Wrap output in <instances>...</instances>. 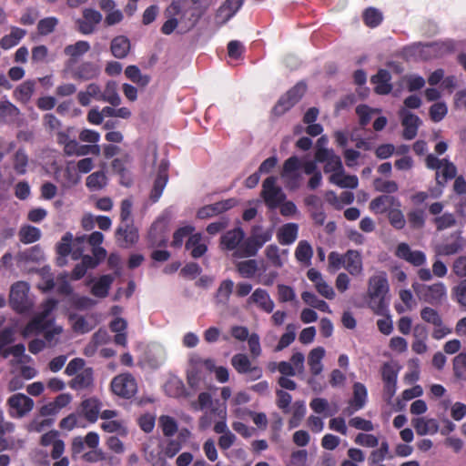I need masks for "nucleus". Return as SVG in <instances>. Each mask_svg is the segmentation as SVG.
I'll return each instance as SVG.
<instances>
[{
  "instance_id": "nucleus-30",
  "label": "nucleus",
  "mask_w": 466,
  "mask_h": 466,
  "mask_svg": "<svg viewBox=\"0 0 466 466\" xmlns=\"http://www.w3.org/2000/svg\"><path fill=\"white\" fill-rule=\"evenodd\" d=\"M100 67L93 62L86 61L81 63L74 71L73 76L76 79L87 81L96 78L100 75Z\"/></svg>"
},
{
  "instance_id": "nucleus-35",
  "label": "nucleus",
  "mask_w": 466,
  "mask_h": 466,
  "mask_svg": "<svg viewBox=\"0 0 466 466\" xmlns=\"http://www.w3.org/2000/svg\"><path fill=\"white\" fill-rule=\"evenodd\" d=\"M131 48L129 39L125 35L114 37L110 44V51L116 58L123 59L127 56Z\"/></svg>"
},
{
  "instance_id": "nucleus-49",
  "label": "nucleus",
  "mask_w": 466,
  "mask_h": 466,
  "mask_svg": "<svg viewBox=\"0 0 466 466\" xmlns=\"http://www.w3.org/2000/svg\"><path fill=\"white\" fill-rule=\"evenodd\" d=\"M114 279L110 275L102 276L92 287L91 292L97 298H105L108 294Z\"/></svg>"
},
{
  "instance_id": "nucleus-12",
  "label": "nucleus",
  "mask_w": 466,
  "mask_h": 466,
  "mask_svg": "<svg viewBox=\"0 0 466 466\" xmlns=\"http://www.w3.org/2000/svg\"><path fill=\"white\" fill-rule=\"evenodd\" d=\"M111 390L119 397L130 399L137 393V385L130 373H122L112 380Z\"/></svg>"
},
{
  "instance_id": "nucleus-53",
  "label": "nucleus",
  "mask_w": 466,
  "mask_h": 466,
  "mask_svg": "<svg viewBox=\"0 0 466 466\" xmlns=\"http://www.w3.org/2000/svg\"><path fill=\"white\" fill-rule=\"evenodd\" d=\"M126 76L132 82L146 86L150 82V77L147 75H142L140 69L137 66H128L125 70Z\"/></svg>"
},
{
  "instance_id": "nucleus-56",
  "label": "nucleus",
  "mask_w": 466,
  "mask_h": 466,
  "mask_svg": "<svg viewBox=\"0 0 466 466\" xmlns=\"http://www.w3.org/2000/svg\"><path fill=\"white\" fill-rule=\"evenodd\" d=\"M387 458H392V456L390 455V446L387 441H382L378 450H374L370 452L369 463L370 465H376Z\"/></svg>"
},
{
  "instance_id": "nucleus-46",
  "label": "nucleus",
  "mask_w": 466,
  "mask_h": 466,
  "mask_svg": "<svg viewBox=\"0 0 466 466\" xmlns=\"http://www.w3.org/2000/svg\"><path fill=\"white\" fill-rule=\"evenodd\" d=\"M81 177L73 162H68L63 170L61 185L64 187H70L79 183Z\"/></svg>"
},
{
  "instance_id": "nucleus-3",
  "label": "nucleus",
  "mask_w": 466,
  "mask_h": 466,
  "mask_svg": "<svg viewBox=\"0 0 466 466\" xmlns=\"http://www.w3.org/2000/svg\"><path fill=\"white\" fill-rule=\"evenodd\" d=\"M389 291L387 274L379 271L369 279L368 295L370 297V307L378 314L382 313L386 305L384 298Z\"/></svg>"
},
{
  "instance_id": "nucleus-4",
  "label": "nucleus",
  "mask_w": 466,
  "mask_h": 466,
  "mask_svg": "<svg viewBox=\"0 0 466 466\" xmlns=\"http://www.w3.org/2000/svg\"><path fill=\"white\" fill-rule=\"evenodd\" d=\"M411 288L419 300L431 306H440L447 299V287L443 282L424 284L414 281Z\"/></svg>"
},
{
  "instance_id": "nucleus-40",
  "label": "nucleus",
  "mask_w": 466,
  "mask_h": 466,
  "mask_svg": "<svg viewBox=\"0 0 466 466\" xmlns=\"http://www.w3.org/2000/svg\"><path fill=\"white\" fill-rule=\"evenodd\" d=\"M167 166L164 164H161L158 171V175L157 178L155 179L153 188L150 193V198L153 202H157L162 193L163 190L167 185Z\"/></svg>"
},
{
  "instance_id": "nucleus-44",
  "label": "nucleus",
  "mask_w": 466,
  "mask_h": 466,
  "mask_svg": "<svg viewBox=\"0 0 466 466\" xmlns=\"http://www.w3.org/2000/svg\"><path fill=\"white\" fill-rule=\"evenodd\" d=\"M101 101L107 102L113 106L120 105L121 98L117 93V85L115 81H108L105 90L101 93Z\"/></svg>"
},
{
  "instance_id": "nucleus-59",
  "label": "nucleus",
  "mask_w": 466,
  "mask_h": 466,
  "mask_svg": "<svg viewBox=\"0 0 466 466\" xmlns=\"http://www.w3.org/2000/svg\"><path fill=\"white\" fill-rule=\"evenodd\" d=\"M211 412L218 416L220 420L217 421L214 425V431L218 434H225L229 432V429L227 424V410L226 408L218 409L212 408Z\"/></svg>"
},
{
  "instance_id": "nucleus-47",
  "label": "nucleus",
  "mask_w": 466,
  "mask_h": 466,
  "mask_svg": "<svg viewBox=\"0 0 466 466\" xmlns=\"http://www.w3.org/2000/svg\"><path fill=\"white\" fill-rule=\"evenodd\" d=\"M25 33L26 32L24 29L13 27L9 35L2 37L0 40V46L5 50L12 48L19 43V41L25 36Z\"/></svg>"
},
{
  "instance_id": "nucleus-24",
  "label": "nucleus",
  "mask_w": 466,
  "mask_h": 466,
  "mask_svg": "<svg viewBox=\"0 0 466 466\" xmlns=\"http://www.w3.org/2000/svg\"><path fill=\"white\" fill-rule=\"evenodd\" d=\"M235 205L236 200L233 198L218 201L201 208L198 209L197 216L200 219H207L232 208Z\"/></svg>"
},
{
  "instance_id": "nucleus-18",
  "label": "nucleus",
  "mask_w": 466,
  "mask_h": 466,
  "mask_svg": "<svg viewBox=\"0 0 466 466\" xmlns=\"http://www.w3.org/2000/svg\"><path fill=\"white\" fill-rule=\"evenodd\" d=\"M185 15L184 6L181 0H173L172 3L165 10V15L167 20L163 24L161 32L164 35H170L174 32L178 25V20L176 15Z\"/></svg>"
},
{
  "instance_id": "nucleus-2",
  "label": "nucleus",
  "mask_w": 466,
  "mask_h": 466,
  "mask_svg": "<svg viewBox=\"0 0 466 466\" xmlns=\"http://www.w3.org/2000/svg\"><path fill=\"white\" fill-rule=\"evenodd\" d=\"M74 127H67L56 133V141L63 146V151L66 156L83 157L88 154L99 156L101 148L99 145H81L76 138L72 137Z\"/></svg>"
},
{
  "instance_id": "nucleus-48",
  "label": "nucleus",
  "mask_w": 466,
  "mask_h": 466,
  "mask_svg": "<svg viewBox=\"0 0 466 466\" xmlns=\"http://www.w3.org/2000/svg\"><path fill=\"white\" fill-rule=\"evenodd\" d=\"M367 400L366 387L360 383L356 382L353 385V398L350 400V405L354 407L355 410L362 409Z\"/></svg>"
},
{
  "instance_id": "nucleus-62",
  "label": "nucleus",
  "mask_w": 466,
  "mask_h": 466,
  "mask_svg": "<svg viewBox=\"0 0 466 466\" xmlns=\"http://www.w3.org/2000/svg\"><path fill=\"white\" fill-rule=\"evenodd\" d=\"M451 298L466 309V278L451 289Z\"/></svg>"
},
{
  "instance_id": "nucleus-17",
  "label": "nucleus",
  "mask_w": 466,
  "mask_h": 466,
  "mask_svg": "<svg viewBox=\"0 0 466 466\" xmlns=\"http://www.w3.org/2000/svg\"><path fill=\"white\" fill-rule=\"evenodd\" d=\"M138 230L134 221L120 223L116 230V239L121 248H130L138 241Z\"/></svg>"
},
{
  "instance_id": "nucleus-36",
  "label": "nucleus",
  "mask_w": 466,
  "mask_h": 466,
  "mask_svg": "<svg viewBox=\"0 0 466 466\" xmlns=\"http://www.w3.org/2000/svg\"><path fill=\"white\" fill-rule=\"evenodd\" d=\"M391 76L389 71L380 69L375 76L371 77V82L375 85V91L380 95L389 94L392 86L390 84Z\"/></svg>"
},
{
  "instance_id": "nucleus-16",
  "label": "nucleus",
  "mask_w": 466,
  "mask_h": 466,
  "mask_svg": "<svg viewBox=\"0 0 466 466\" xmlns=\"http://www.w3.org/2000/svg\"><path fill=\"white\" fill-rule=\"evenodd\" d=\"M465 247L466 239L461 236V231H454L438 247L437 252L439 255L451 256L463 251Z\"/></svg>"
},
{
  "instance_id": "nucleus-25",
  "label": "nucleus",
  "mask_w": 466,
  "mask_h": 466,
  "mask_svg": "<svg viewBox=\"0 0 466 466\" xmlns=\"http://www.w3.org/2000/svg\"><path fill=\"white\" fill-rule=\"evenodd\" d=\"M102 409V403L96 398H88L84 400L79 407L78 413L90 423L97 420Z\"/></svg>"
},
{
  "instance_id": "nucleus-29",
  "label": "nucleus",
  "mask_w": 466,
  "mask_h": 466,
  "mask_svg": "<svg viewBox=\"0 0 466 466\" xmlns=\"http://www.w3.org/2000/svg\"><path fill=\"white\" fill-rule=\"evenodd\" d=\"M344 268L352 276L362 273V258L359 251L350 249L344 254Z\"/></svg>"
},
{
  "instance_id": "nucleus-20",
  "label": "nucleus",
  "mask_w": 466,
  "mask_h": 466,
  "mask_svg": "<svg viewBox=\"0 0 466 466\" xmlns=\"http://www.w3.org/2000/svg\"><path fill=\"white\" fill-rule=\"evenodd\" d=\"M395 254L414 267H421L427 262V257L423 251L412 250L407 243L399 244Z\"/></svg>"
},
{
  "instance_id": "nucleus-51",
  "label": "nucleus",
  "mask_w": 466,
  "mask_h": 466,
  "mask_svg": "<svg viewBox=\"0 0 466 466\" xmlns=\"http://www.w3.org/2000/svg\"><path fill=\"white\" fill-rule=\"evenodd\" d=\"M107 184V177L104 171H96L86 177V185L92 190L96 191L105 187Z\"/></svg>"
},
{
  "instance_id": "nucleus-28",
  "label": "nucleus",
  "mask_w": 466,
  "mask_h": 466,
  "mask_svg": "<svg viewBox=\"0 0 466 466\" xmlns=\"http://www.w3.org/2000/svg\"><path fill=\"white\" fill-rule=\"evenodd\" d=\"M69 321L73 330L79 334L89 332L96 325V319L91 315L81 316L78 314H70Z\"/></svg>"
},
{
  "instance_id": "nucleus-7",
  "label": "nucleus",
  "mask_w": 466,
  "mask_h": 466,
  "mask_svg": "<svg viewBox=\"0 0 466 466\" xmlns=\"http://www.w3.org/2000/svg\"><path fill=\"white\" fill-rule=\"evenodd\" d=\"M420 314L423 321L433 326L431 336L434 339L440 340L452 332V329L444 324L440 312L434 308L423 307Z\"/></svg>"
},
{
  "instance_id": "nucleus-42",
  "label": "nucleus",
  "mask_w": 466,
  "mask_h": 466,
  "mask_svg": "<svg viewBox=\"0 0 466 466\" xmlns=\"http://www.w3.org/2000/svg\"><path fill=\"white\" fill-rule=\"evenodd\" d=\"M331 184H334L341 188H357L359 179L355 175H347L345 169L339 175H330L329 178Z\"/></svg>"
},
{
  "instance_id": "nucleus-37",
  "label": "nucleus",
  "mask_w": 466,
  "mask_h": 466,
  "mask_svg": "<svg viewBox=\"0 0 466 466\" xmlns=\"http://www.w3.org/2000/svg\"><path fill=\"white\" fill-rule=\"evenodd\" d=\"M325 349L322 347H317L312 349L308 356V364L309 366L310 372L317 376L319 375L323 370V364L321 362L325 356Z\"/></svg>"
},
{
  "instance_id": "nucleus-8",
  "label": "nucleus",
  "mask_w": 466,
  "mask_h": 466,
  "mask_svg": "<svg viewBox=\"0 0 466 466\" xmlns=\"http://www.w3.org/2000/svg\"><path fill=\"white\" fill-rule=\"evenodd\" d=\"M28 292L29 285L25 281H17L11 286L10 304L15 311L24 313L32 308V301L28 297Z\"/></svg>"
},
{
  "instance_id": "nucleus-13",
  "label": "nucleus",
  "mask_w": 466,
  "mask_h": 466,
  "mask_svg": "<svg viewBox=\"0 0 466 466\" xmlns=\"http://www.w3.org/2000/svg\"><path fill=\"white\" fill-rule=\"evenodd\" d=\"M315 159L317 162L324 163L323 170L331 175H339L344 170L339 156L336 155L333 149L321 148L316 150Z\"/></svg>"
},
{
  "instance_id": "nucleus-11",
  "label": "nucleus",
  "mask_w": 466,
  "mask_h": 466,
  "mask_svg": "<svg viewBox=\"0 0 466 466\" xmlns=\"http://www.w3.org/2000/svg\"><path fill=\"white\" fill-rule=\"evenodd\" d=\"M245 232L241 228H235L228 230L220 238L219 247L222 250L232 251L235 258H245L240 257L238 252L242 248V243L245 241Z\"/></svg>"
},
{
  "instance_id": "nucleus-58",
  "label": "nucleus",
  "mask_w": 466,
  "mask_h": 466,
  "mask_svg": "<svg viewBox=\"0 0 466 466\" xmlns=\"http://www.w3.org/2000/svg\"><path fill=\"white\" fill-rule=\"evenodd\" d=\"M184 383L177 377L170 378L165 384L166 393L174 398H178L184 394Z\"/></svg>"
},
{
  "instance_id": "nucleus-39",
  "label": "nucleus",
  "mask_w": 466,
  "mask_h": 466,
  "mask_svg": "<svg viewBox=\"0 0 466 466\" xmlns=\"http://www.w3.org/2000/svg\"><path fill=\"white\" fill-rule=\"evenodd\" d=\"M414 340L411 344V349L417 354H423L428 350L426 340L428 339V332L425 327L417 325L413 331Z\"/></svg>"
},
{
  "instance_id": "nucleus-63",
  "label": "nucleus",
  "mask_w": 466,
  "mask_h": 466,
  "mask_svg": "<svg viewBox=\"0 0 466 466\" xmlns=\"http://www.w3.org/2000/svg\"><path fill=\"white\" fill-rule=\"evenodd\" d=\"M237 270L243 278H252L258 270V262L255 259L240 261L237 264Z\"/></svg>"
},
{
  "instance_id": "nucleus-5",
  "label": "nucleus",
  "mask_w": 466,
  "mask_h": 466,
  "mask_svg": "<svg viewBox=\"0 0 466 466\" xmlns=\"http://www.w3.org/2000/svg\"><path fill=\"white\" fill-rule=\"evenodd\" d=\"M425 165L429 169L436 170L435 180L441 187H444L448 180L456 177L457 167L448 158L440 159L433 154H429L425 158Z\"/></svg>"
},
{
  "instance_id": "nucleus-34",
  "label": "nucleus",
  "mask_w": 466,
  "mask_h": 466,
  "mask_svg": "<svg viewBox=\"0 0 466 466\" xmlns=\"http://www.w3.org/2000/svg\"><path fill=\"white\" fill-rule=\"evenodd\" d=\"M19 115L20 110L9 100H0V125L16 122Z\"/></svg>"
},
{
  "instance_id": "nucleus-23",
  "label": "nucleus",
  "mask_w": 466,
  "mask_h": 466,
  "mask_svg": "<svg viewBox=\"0 0 466 466\" xmlns=\"http://www.w3.org/2000/svg\"><path fill=\"white\" fill-rule=\"evenodd\" d=\"M203 368L202 359L198 355L192 354L187 369V380L191 388H198L203 380Z\"/></svg>"
},
{
  "instance_id": "nucleus-32",
  "label": "nucleus",
  "mask_w": 466,
  "mask_h": 466,
  "mask_svg": "<svg viewBox=\"0 0 466 466\" xmlns=\"http://www.w3.org/2000/svg\"><path fill=\"white\" fill-rule=\"evenodd\" d=\"M166 360V350L160 345H152L147 351L146 362L151 369L159 368L165 363Z\"/></svg>"
},
{
  "instance_id": "nucleus-6",
  "label": "nucleus",
  "mask_w": 466,
  "mask_h": 466,
  "mask_svg": "<svg viewBox=\"0 0 466 466\" xmlns=\"http://www.w3.org/2000/svg\"><path fill=\"white\" fill-rule=\"evenodd\" d=\"M272 235L271 228H254L251 235L242 243V248L238 252V255L248 258L256 256L263 245L271 239Z\"/></svg>"
},
{
  "instance_id": "nucleus-21",
  "label": "nucleus",
  "mask_w": 466,
  "mask_h": 466,
  "mask_svg": "<svg viewBox=\"0 0 466 466\" xmlns=\"http://www.w3.org/2000/svg\"><path fill=\"white\" fill-rule=\"evenodd\" d=\"M401 117V125L403 126L402 136L407 140L413 139L418 133V128L421 124L420 117L406 108H401L399 112Z\"/></svg>"
},
{
  "instance_id": "nucleus-22",
  "label": "nucleus",
  "mask_w": 466,
  "mask_h": 466,
  "mask_svg": "<svg viewBox=\"0 0 466 466\" xmlns=\"http://www.w3.org/2000/svg\"><path fill=\"white\" fill-rule=\"evenodd\" d=\"M307 277L314 284L315 289L320 296L327 299H333L336 297L334 289L324 279L319 270L309 268Z\"/></svg>"
},
{
  "instance_id": "nucleus-31",
  "label": "nucleus",
  "mask_w": 466,
  "mask_h": 466,
  "mask_svg": "<svg viewBox=\"0 0 466 466\" xmlns=\"http://www.w3.org/2000/svg\"><path fill=\"white\" fill-rule=\"evenodd\" d=\"M412 426L420 436L427 434H435L439 431V425L434 419H426L424 417L414 418L411 420Z\"/></svg>"
},
{
  "instance_id": "nucleus-38",
  "label": "nucleus",
  "mask_w": 466,
  "mask_h": 466,
  "mask_svg": "<svg viewBox=\"0 0 466 466\" xmlns=\"http://www.w3.org/2000/svg\"><path fill=\"white\" fill-rule=\"evenodd\" d=\"M11 163L16 175H25L29 166V157L25 150L24 148H18L12 156Z\"/></svg>"
},
{
  "instance_id": "nucleus-9",
  "label": "nucleus",
  "mask_w": 466,
  "mask_h": 466,
  "mask_svg": "<svg viewBox=\"0 0 466 466\" xmlns=\"http://www.w3.org/2000/svg\"><path fill=\"white\" fill-rule=\"evenodd\" d=\"M8 414L14 419H22L34 408V400L23 393H15L6 401Z\"/></svg>"
},
{
  "instance_id": "nucleus-43",
  "label": "nucleus",
  "mask_w": 466,
  "mask_h": 466,
  "mask_svg": "<svg viewBox=\"0 0 466 466\" xmlns=\"http://www.w3.org/2000/svg\"><path fill=\"white\" fill-rule=\"evenodd\" d=\"M83 458L86 461L91 463L98 462L100 461H107V462L112 466L119 463L118 459L113 456H107L106 453L99 448L92 449V451L86 452L83 455Z\"/></svg>"
},
{
  "instance_id": "nucleus-55",
  "label": "nucleus",
  "mask_w": 466,
  "mask_h": 466,
  "mask_svg": "<svg viewBox=\"0 0 466 466\" xmlns=\"http://www.w3.org/2000/svg\"><path fill=\"white\" fill-rule=\"evenodd\" d=\"M18 235L21 242L30 244L40 238L41 231L38 228L28 225L22 227Z\"/></svg>"
},
{
  "instance_id": "nucleus-1",
  "label": "nucleus",
  "mask_w": 466,
  "mask_h": 466,
  "mask_svg": "<svg viewBox=\"0 0 466 466\" xmlns=\"http://www.w3.org/2000/svg\"><path fill=\"white\" fill-rule=\"evenodd\" d=\"M56 302L53 299L46 300L42 310L38 313L22 330L24 338L33 334L44 332L46 346L55 347L59 343V336L63 331L61 326L53 325V320L47 319L51 311L55 309Z\"/></svg>"
},
{
  "instance_id": "nucleus-52",
  "label": "nucleus",
  "mask_w": 466,
  "mask_h": 466,
  "mask_svg": "<svg viewBox=\"0 0 466 466\" xmlns=\"http://www.w3.org/2000/svg\"><path fill=\"white\" fill-rule=\"evenodd\" d=\"M312 256L313 249L310 244L307 240L299 241L295 250L297 260L304 264H309Z\"/></svg>"
},
{
  "instance_id": "nucleus-45",
  "label": "nucleus",
  "mask_w": 466,
  "mask_h": 466,
  "mask_svg": "<svg viewBox=\"0 0 466 466\" xmlns=\"http://www.w3.org/2000/svg\"><path fill=\"white\" fill-rule=\"evenodd\" d=\"M90 50V45L87 41L79 40L73 45L65 47L64 53L73 60H76Z\"/></svg>"
},
{
  "instance_id": "nucleus-15",
  "label": "nucleus",
  "mask_w": 466,
  "mask_h": 466,
  "mask_svg": "<svg viewBox=\"0 0 466 466\" xmlns=\"http://www.w3.org/2000/svg\"><path fill=\"white\" fill-rule=\"evenodd\" d=\"M300 167V161L298 157H290L288 158L284 165L281 177L284 178L287 186L295 189L299 187L302 177L299 172Z\"/></svg>"
},
{
  "instance_id": "nucleus-64",
  "label": "nucleus",
  "mask_w": 466,
  "mask_h": 466,
  "mask_svg": "<svg viewBox=\"0 0 466 466\" xmlns=\"http://www.w3.org/2000/svg\"><path fill=\"white\" fill-rule=\"evenodd\" d=\"M453 371L458 379L466 380V353H460L453 359Z\"/></svg>"
},
{
  "instance_id": "nucleus-41",
  "label": "nucleus",
  "mask_w": 466,
  "mask_h": 466,
  "mask_svg": "<svg viewBox=\"0 0 466 466\" xmlns=\"http://www.w3.org/2000/svg\"><path fill=\"white\" fill-rule=\"evenodd\" d=\"M299 226L296 223L283 225L278 231V240L282 245H290L298 238Z\"/></svg>"
},
{
  "instance_id": "nucleus-10",
  "label": "nucleus",
  "mask_w": 466,
  "mask_h": 466,
  "mask_svg": "<svg viewBox=\"0 0 466 466\" xmlns=\"http://www.w3.org/2000/svg\"><path fill=\"white\" fill-rule=\"evenodd\" d=\"M261 196L269 208H276L286 198L281 187L277 186V177H268L263 181Z\"/></svg>"
},
{
  "instance_id": "nucleus-50",
  "label": "nucleus",
  "mask_w": 466,
  "mask_h": 466,
  "mask_svg": "<svg viewBox=\"0 0 466 466\" xmlns=\"http://www.w3.org/2000/svg\"><path fill=\"white\" fill-rule=\"evenodd\" d=\"M302 300L309 306L322 312L331 313L329 306L325 300L319 299L313 292L304 291L301 294Z\"/></svg>"
},
{
  "instance_id": "nucleus-14",
  "label": "nucleus",
  "mask_w": 466,
  "mask_h": 466,
  "mask_svg": "<svg viewBox=\"0 0 466 466\" xmlns=\"http://www.w3.org/2000/svg\"><path fill=\"white\" fill-rule=\"evenodd\" d=\"M102 15L92 8L83 10V17L76 20V27L83 35H91L96 30L97 25L102 21Z\"/></svg>"
},
{
  "instance_id": "nucleus-19",
  "label": "nucleus",
  "mask_w": 466,
  "mask_h": 466,
  "mask_svg": "<svg viewBox=\"0 0 466 466\" xmlns=\"http://www.w3.org/2000/svg\"><path fill=\"white\" fill-rule=\"evenodd\" d=\"M248 306H255L258 309L271 313L274 310L275 303L269 293L261 288L256 289L247 299Z\"/></svg>"
},
{
  "instance_id": "nucleus-27",
  "label": "nucleus",
  "mask_w": 466,
  "mask_h": 466,
  "mask_svg": "<svg viewBox=\"0 0 466 466\" xmlns=\"http://www.w3.org/2000/svg\"><path fill=\"white\" fill-rule=\"evenodd\" d=\"M394 207L400 208V202L395 197L390 195H380L370 203V208L377 214L389 212Z\"/></svg>"
},
{
  "instance_id": "nucleus-26",
  "label": "nucleus",
  "mask_w": 466,
  "mask_h": 466,
  "mask_svg": "<svg viewBox=\"0 0 466 466\" xmlns=\"http://www.w3.org/2000/svg\"><path fill=\"white\" fill-rule=\"evenodd\" d=\"M208 239H206L201 233H195L188 237L185 244L187 250L194 258H201L208 251Z\"/></svg>"
},
{
  "instance_id": "nucleus-33",
  "label": "nucleus",
  "mask_w": 466,
  "mask_h": 466,
  "mask_svg": "<svg viewBox=\"0 0 466 466\" xmlns=\"http://www.w3.org/2000/svg\"><path fill=\"white\" fill-rule=\"evenodd\" d=\"M93 381V370L86 368L76 374L75 378L70 380L69 387L75 390H82L90 388Z\"/></svg>"
},
{
  "instance_id": "nucleus-60",
  "label": "nucleus",
  "mask_w": 466,
  "mask_h": 466,
  "mask_svg": "<svg viewBox=\"0 0 466 466\" xmlns=\"http://www.w3.org/2000/svg\"><path fill=\"white\" fill-rule=\"evenodd\" d=\"M158 424L163 434L167 437H171L177 431L178 427L176 420L168 415H161L158 419Z\"/></svg>"
},
{
  "instance_id": "nucleus-54",
  "label": "nucleus",
  "mask_w": 466,
  "mask_h": 466,
  "mask_svg": "<svg viewBox=\"0 0 466 466\" xmlns=\"http://www.w3.org/2000/svg\"><path fill=\"white\" fill-rule=\"evenodd\" d=\"M231 365L239 374H247L253 367L250 360L244 353L235 354L231 359Z\"/></svg>"
},
{
  "instance_id": "nucleus-61",
  "label": "nucleus",
  "mask_w": 466,
  "mask_h": 466,
  "mask_svg": "<svg viewBox=\"0 0 466 466\" xmlns=\"http://www.w3.org/2000/svg\"><path fill=\"white\" fill-rule=\"evenodd\" d=\"M297 327L295 324H288L286 326V332L280 337V339L276 347L277 351H280L289 346L296 338Z\"/></svg>"
},
{
  "instance_id": "nucleus-57",
  "label": "nucleus",
  "mask_w": 466,
  "mask_h": 466,
  "mask_svg": "<svg viewBox=\"0 0 466 466\" xmlns=\"http://www.w3.org/2000/svg\"><path fill=\"white\" fill-rule=\"evenodd\" d=\"M234 287V283L230 279H226L222 281L219 285V288L217 291L216 300L217 303L221 305H226L229 299V297L232 293Z\"/></svg>"
}]
</instances>
